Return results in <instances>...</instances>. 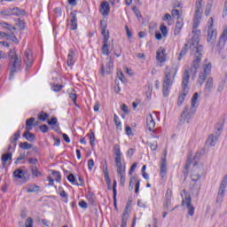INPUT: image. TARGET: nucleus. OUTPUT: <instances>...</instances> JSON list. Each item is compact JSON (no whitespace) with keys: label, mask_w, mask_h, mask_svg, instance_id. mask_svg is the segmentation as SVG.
<instances>
[{"label":"nucleus","mask_w":227,"mask_h":227,"mask_svg":"<svg viewBox=\"0 0 227 227\" xmlns=\"http://www.w3.org/2000/svg\"><path fill=\"white\" fill-rule=\"evenodd\" d=\"M193 37V43L191 44L190 49L192 53L194 54L193 61L191 67V72L194 74H198V69L200 68V65L201 63V52H203V45L200 44V36L201 35V30L198 29V27H194V23L192 25V31Z\"/></svg>","instance_id":"1"},{"label":"nucleus","mask_w":227,"mask_h":227,"mask_svg":"<svg viewBox=\"0 0 227 227\" xmlns=\"http://www.w3.org/2000/svg\"><path fill=\"white\" fill-rule=\"evenodd\" d=\"M176 72H178V67L176 66H172L171 67L167 66L165 67L162 82V93L165 98L169 95V90H171V86H173L175 82V77H176Z\"/></svg>","instance_id":"2"},{"label":"nucleus","mask_w":227,"mask_h":227,"mask_svg":"<svg viewBox=\"0 0 227 227\" xmlns=\"http://www.w3.org/2000/svg\"><path fill=\"white\" fill-rule=\"evenodd\" d=\"M198 92H195L192 98L191 106L186 105L184 106V109L181 114L180 119V121H182L183 123H185V121L186 123H189V120H191L196 113V107H198V106H196V104L198 103Z\"/></svg>","instance_id":"3"},{"label":"nucleus","mask_w":227,"mask_h":227,"mask_svg":"<svg viewBox=\"0 0 227 227\" xmlns=\"http://www.w3.org/2000/svg\"><path fill=\"white\" fill-rule=\"evenodd\" d=\"M9 80L12 81L15 77V74L22 70V59L19 57H11V59H9Z\"/></svg>","instance_id":"4"},{"label":"nucleus","mask_w":227,"mask_h":227,"mask_svg":"<svg viewBox=\"0 0 227 227\" xmlns=\"http://www.w3.org/2000/svg\"><path fill=\"white\" fill-rule=\"evenodd\" d=\"M191 79V74H189L188 70H184V73L183 74V80H182V88H183V92L178 96L177 98V106L180 107L182 104L185 101V97H187V93L189 91L187 90V87L189 86V80Z\"/></svg>","instance_id":"5"},{"label":"nucleus","mask_w":227,"mask_h":227,"mask_svg":"<svg viewBox=\"0 0 227 227\" xmlns=\"http://www.w3.org/2000/svg\"><path fill=\"white\" fill-rule=\"evenodd\" d=\"M184 198H183L182 206L186 207V208L188 210V215L192 216V215H194V210H196L194 208V206H192V199L191 198V195H189L185 190L182 191L181 196H184Z\"/></svg>","instance_id":"6"},{"label":"nucleus","mask_w":227,"mask_h":227,"mask_svg":"<svg viewBox=\"0 0 227 227\" xmlns=\"http://www.w3.org/2000/svg\"><path fill=\"white\" fill-rule=\"evenodd\" d=\"M203 166H198V163L195 162L192 170L191 180H192V182H198V180L203 176Z\"/></svg>","instance_id":"7"},{"label":"nucleus","mask_w":227,"mask_h":227,"mask_svg":"<svg viewBox=\"0 0 227 227\" xmlns=\"http://www.w3.org/2000/svg\"><path fill=\"white\" fill-rule=\"evenodd\" d=\"M227 187V175L223 176L217 193L216 203H223V199L224 198V192H226Z\"/></svg>","instance_id":"8"},{"label":"nucleus","mask_w":227,"mask_h":227,"mask_svg":"<svg viewBox=\"0 0 227 227\" xmlns=\"http://www.w3.org/2000/svg\"><path fill=\"white\" fill-rule=\"evenodd\" d=\"M210 72H212V64L208 63L207 65H204V70L200 73L198 79V82L200 86H203V82L207 81V77H208Z\"/></svg>","instance_id":"9"},{"label":"nucleus","mask_w":227,"mask_h":227,"mask_svg":"<svg viewBox=\"0 0 227 227\" xmlns=\"http://www.w3.org/2000/svg\"><path fill=\"white\" fill-rule=\"evenodd\" d=\"M207 29V42H215L217 40V30L214 29V18L209 19Z\"/></svg>","instance_id":"10"},{"label":"nucleus","mask_w":227,"mask_h":227,"mask_svg":"<svg viewBox=\"0 0 227 227\" xmlns=\"http://www.w3.org/2000/svg\"><path fill=\"white\" fill-rule=\"evenodd\" d=\"M167 155L168 151H164L160 160V176H161L162 180H164L166 173H168V160H166Z\"/></svg>","instance_id":"11"},{"label":"nucleus","mask_w":227,"mask_h":227,"mask_svg":"<svg viewBox=\"0 0 227 227\" xmlns=\"http://www.w3.org/2000/svg\"><path fill=\"white\" fill-rule=\"evenodd\" d=\"M215 129H216L215 136L210 135L207 139L211 146H215V143H217L219 139V136H221V132L223 131V124H217Z\"/></svg>","instance_id":"12"},{"label":"nucleus","mask_w":227,"mask_h":227,"mask_svg":"<svg viewBox=\"0 0 227 227\" xmlns=\"http://www.w3.org/2000/svg\"><path fill=\"white\" fill-rule=\"evenodd\" d=\"M23 61L26 64V71H27V68H30L33 65V53L31 52V50L27 49L25 51Z\"/></svg>","instance_id":"13"},{"label":"nucleus","mask_w":227,"mask_h":227,"mask_svg":"<svg viewBox=\"0 0 227 227\" xmlns=\"http://www.w3.org/2000/svg\"><path fill=\"white\" fill-rule=\"evenodd\" d=\"M109 12H111V6L107 1H103L99 7V13L104 17H107L109 15Z\"/></svg>","instance_id":"14"},{"label":"nucleus","mask_w":227,"mask_h":227,"mask_svg":"<svg viewBox=\"0 0 227 227\" xmlns=\"http://www.w3.org/2000/svg\"><path fill=\"white\" fill-rule=\"evenodd\" d=\"M70 29L72 31H75L77 29V14L76 12L74 11L70 13Z\"/></svg>","instance_id":"15"},{"label":"nucleus","mask_w":227,"mask_h":227,"mask_svg":"<svg viewBox=\"0 0 227 227\" xmlns=\"http://www.w3.org/2000/svg\"><path fill=\"white\" fill-rule=\"evenodd\" d=\"M146 127L149 132L153 131L155 129V120L153 119V115H152V114H149L146 117Z\"/></svg>","instance_id":"16"},{"label":"nucleus","mask_w":227,"mask_h":227,"mask_svg":"<svg viewBox=\"0 0 227 227\" xmlns=\"http://www.w3.org/2000/svg\"><path fill=\"white\" fill-rule=\"evenodd\" d=\"M164 52H166V50L162 48L160 50H158L156 52V59L160 63H164L166 61V54Z\"/></svg>","instance_id":"17"},{"label":"nucleus","mask_w":227,"mask_h":227,"mask_svg":"<svg viewBox=\"0 0 227 227\" xmlns=\"http://www.w3.org/2000/svg\"><path fill=\"white\" fill-rule=\"evenodd\" d=\"M74 56H75V52H74V50H69V53L67 55V67H74L75 63Z\"/></svg>","instance_id":"18"},{"label":"nucleus","mask_w":227,"mask_h":227,"mask_svg":"<svg viewBox=\"0 0 227 227\" xmlns=\"http://www.w3.org/2000/svg\"><path fill=\"white\" fill-rule=\"evenodd\" d=\"M203 11L195 10V16L193 20L194 27H200V22L201 21V13Z\"/></svg>","instance_id":"19"},{"label":"nucleus","mask_w":227,"mask_h":227,"mask_svg":"<svg viewBox=\"0 0 227 227\" xmlns=\"http://www.w3.org/2000/svg\"><path fill=\"white\" fill-rule=\"evenodd\" d=\"M115 166L117 168L116 171L118 174L125 173V166L121 164V157L115 158Z\"/></svg>","instance_id":"20"},{"label":"nucleus","mask_w":227,"mask_h":227,"mask_svg":"<svg viewBox=\"0 0 227 227\" xmlns=\"http://www.w3.org/2000/svg\"><path fill=\"white\" fill-rule=\"evenodd\" d=\"M12 153H4L1 157L3 168H5L6 167V162H8V160H12Z\"/></svg>","instance_id":"21"},{"label":"nucleus","mask_w":227,"mask_h":227,"mask_svg":"<svg viewBox=\"0 0 227 227\" xmlns=\"http://www.w3.org/2000/svg\"><path fill=\"white\" fill-rule=\"evenodd\" d=\"M103 46H102V54L105 56H109V41H107V37H105V40L103 41Z\"/></svg>","instance_id":"22"},{"label":"nucleus","mask_w":227,"mask_h":227,"mask_svg":"<svg viewBox=\"0 0 227 227\" xmlns=\"http://www.w3.org/2000/svg\"><path fill=\"white\" fill-rule=\"evenodd\" d=\"M12 15H16V17H20V15L23 16L26 15V10H22L19 7L11 8Z\"/></svg>","instance_id":"23"},{"label":"nucleus","mask_w":227,"mask_h":227,"mask_svg":"<svg viewBox=\"0 0 227 227\" xmlns=\"http://www.w3.org/2000/svg\"><path fill=\"white\" fill-rule=\"evenodd\" d=\"M182 27H184V21L178 20L176 23V27L174 29V35L176 36L180 35V31H182Z\"/></svg>","instance_id":"24"},{"label":"nucleus","mask_w":227,"mask_h":227,"mask_svg":"<svg viewBox=\"0 0 227 227\" xmlns=\"http://www.w3.org/2000/svg\"><path fill=\"white\" fill-rule=\"evenodd\" d=\"M23 137H25V139H27V141H29L30 143H32V141H36V136L28 131H25L23 133Z\"/></svg>","instance_id":"25"},{"label":"nucleus","mask_w":227,"mask_h":227,"mask_svg":"<svg viewBox=\"0 0 227 227\" xmlns=\"http://www.w3.org/2000/svg\"><path fill=\"white\" fill-rule=\"evenodd\" d=\"M188 51H189V45L187 43H185L183 46V48H182V50H181V51L179 53V56L177 58V61H182V59L187 54Z\"/></svg>","instance_id":"26"},{"label":"nucleus","mask_w":227,"mask_h":227,"mask_svg":"<svg viewBox=\"0 0 227 227\" xmlns=\"http://www.w3.org/2000/svg\"><path fill=\"white\" fill-rule=\"evenodd\" d=\"M20 137V130H18L14 133L13 137L10 138V141L13 146H17V141H19V138Z\"/></svg>","instance_id":"27"},{"label":"nucleus","mask_w":227,"mask_h":227,"mask_svg":"<svg viewBox=\"0 0 227 227\" xmlns=\"http://www.w3.org/2000/svg\"><path fill=\"white\" fill-rule=\"evenodd\" d=\"M116 185H117L116 180H114V184H113L114 207L117 210L118 209V204H117V200H116V195H117Z\"/></svg>","instance_id":"28"},{"label":"nucleus","mask_w":227,"mask_h":227,"mask_svg":"<svg viewBox=\"0 0 227 227\" xmlns=\"http://www.w3.org/2000/svg\"><path fill=\"white\" fill-rule=\"evenodd\" d=\"M13 176L15 178H19V179L24 178V170H22L20 168L14 170Z\"/></svg>","instance_id":"29"},{"label":"nucleus","mask_w":227,"mask_h":227,"mask_svg":"<svg viewBox=\"0 0 227 227\" xmlns=\"http://www.w3.org/2000/svg\"><path fill=\"white\" fill-rule=\"evenodd\" d=\"M212 88H214V79L208 78L206 82V90L207 91H212Z\"/></svg>","instance_id":"30"},{"label":"nucleus","mask_w":227,"mask_h":227,"mask_svg":"<svg viewBox=\"0 0 227 227\" xmlns=\"http://www.w3.org/2000/svg\"><path fill=\"white\" fill-rule=\"evenodd\" d=\"M20 148H21L22 150H31V148H33V145L27 142H21L20 143Z\"/></svg>","instance_id":"31"},{"label":"nucleus","mask_w":227,"mask_h":227,"mask_svg":"<svg viewBox=\"0 0 227 227\" xmlns=\"http://www.w3.org/2000/svg\"><path fill=\"white\" fill-rule=\"evenodd\" d=\"M87 200L90 205H95V194L91 192H89L87 194Z\"/></svg>","instance_id":"32"},{"label":"nucleus","mask_w":227,"mask_h":227,"mask_svg":"<svg viewBox=\"0 0 227 227\" xmlns=\"http://www.w3.org/2000/svg\"><path fill=\"white\" fill-rule=\"evenodd\" d=\"M131 207H132V200H129L127 204H126L123 214L126 215H129V214H130Z\"/></svg>","instance_id":"33"},{"label":"nucleus","mask_w":227,"mask_h":227,"mask_svg":"<svg viewBox=\"0 0 227 227\" xmlns=\"http://www.w3.org/2000/svg\"><path fill=\"white\" fill-rule=\"evenodd\" d=\"M38 191H40V186L32 184L27 188V192H38Z\"/></svg>","instance_id":"34"},{"label":"nucleus","mask_w":227,"mask_h":227,"mask_svg":"<svg viewBox=\"0 0 227 227\" xmlns=\"http://www.w3.org/2000/svg\"><path fill=\"white\" fill-rule=\"evenodd\" d=\"M15 21L17 22L16 26H18V27L20 28L21 31H24L26 29V26L22 20L17 19V20H15Z\"/></svg>","instance_id":"35"},{"label":"nucleus","mask_w":227,"mask_h":227,"mask_svg":"<svg viewBox=\"0 0 227 227\" xmlns=\"http://www.w3.org/2000/svg\"><path fill=\"white\" fill-rule=\"evenodd\" d=\"M59 196L62 198L65 203H68V194L67 193V192H65V190H61L59 192Z\"/></svg>","instance_id":"36"},{"label":"nucleus","mask_w":227,"mask_h":227,"mask_svg":"<svg viewBox=\"0 0 227 227\" xmlns=\"http://www.w3.org/2000/svg\"><path fill=\"white\" fill-rule=\"evenodd\" d=\"M101 35L103 36V42L107 37V42H109V31H107V28L106 27H103V29H101Z\"/></svg>","instance_id":"37"},{"label":"nucleus","mask_w":227,"mask_h":227,"mask_svg":"<svg viewBox=\"0 0 227 227\" xmlns=\"http://www.w3.org/2000/svg\"><path fill=\"white\" fill-rule=\"evenodd\" d=\"M0 15H2V17H12V8H9L4 11H1Z\"/></svg>","instance_id":"38"},{"label":"nucleus","mask_w":227,"mask_h":227,"mask_svg":"<svg viewBox=\"0 0 227 227\" xmlns=\"http://www.w3.org/2000/svg\"><path fill=\"white\" fill-rule=\"evenodd\" d=\"M51 175L55 177V181L61 182V173L59 171L52 170Z\"/></svg>","instance_id":"39"},{"label":"nucleus","mask_w":227,"mask_h":227,"mask_svg":"<svg viewBox=\"0 0 227 227\" xmlns=\"http://www.w3.org/2000/svg\"><path fill=\"white\" fill-rule=\"evenodd\" d=\"M115 158L121 157V151H120V145L115 144L114 145Z\"/></svg>","instance_id":"40"},{"label":"nucleus","mask_w":227,"mask_h":227,"mask_svg":"<svg viewBox=\"0 0 227 227\" xmlns=\"http://www.w3.org/2000/svg\"><path fill=\"white\" fill-rule=\"evenodd\" d=\"M160 31L161 32V34L164 37L168 36V27H166V25H164V23H161V25L160 27Z\"/></svg>","instance_id":"41"},{"label":"nucleus","mask_w":227,"mask_h":227,"mask_svg":"<svg viewBox=\"0 0 227 227\" xmlns=\"http://www.w3.org/2000/svg\"><path fill=\"white\" fill-rule=\"evenodd\" d=\"M67 180L68 182L73 184V185H77V179L75 178V176H74V174H69L67 176Z\"/></svg>","instance_id":"42"},{"label":"nucleus","mask_w":227,"mask_h":227,"mask_svg":"<svg viewBox=\"0 0 227 227\" xmlns=\"http://www.w3.org/2000/svg\"><path fill=\"white\" fill-rule=\"evenodd\" d=\"M69 98L77 106V94H75V90H72V92L69 93Z\"/></svg>","instance_id":"43"},{"label":"nucleus","mask_w":227,"mask_h":227,"mask_svg":"<svg viewBox=\"0 0 227 227\" xmlns=\"http://www.w3.org/2000/svg\"><path fill=\"white\" fill-rule=\"evenodd\" d=\"M148 146L151 148L153 152H155V150L159 148V144H157V141H153L148 143Z\"/></svg>","instance_id":"44"},{"label":"nucleus","mask_w":227,"mask_h":227,"mask_svg":"<svg viewBox=\"0 0 227 227\" xmlns=\"http://www.w3.org/2000/svg\"><path fill=\"white\" fill-rule=\"evenodd\" d=\"M114 54L116 56V58H120V56H121V48L120 45H115V48L114 49Z\"/></svg>","instance_id":"45"},{"label":"nucleus","mask_w":227,"mask_h":227,"mask_svg":"<svg viewBox=\"0 0 227 227\" xmlns=\"http://www.w3.org/2000/svg\"><path fill=\"white\" fill-rule=\"evenodd\" d=\"M7 40L13 42L14 43H19V39L15 36V34L12 33L8 35Z\"/></svg>","instance_id":"46"},{"label":"nucleus","mask_w":227,"mask_h":227,"mask_svg":"<svg viewBox=\"0 0 227 227\" xmlns=\"http://www.w3.org/2000/svg\"><path fill=\"white\" fill-rule=\"evenodd\" d=\"M103 173H104L105 178L109 177V170L107 168V161H106L105 164L103 165Z\"/></svg>","instance_id":"47"},{"label":"nucleus","mask_w":227,"mask_h":227,"mask_svg":"<svg viewBox=\"0 0 227 227\" xmlns=\"http://www.w3.org/2000/svg\"><path fill=\"white\" fill-rule=\"evenodd\" d=\"M127 221H129V215L122 214V220L121 227H127Z\"/></svg>","instance_id":"48"},{"label":"nucleus","mask_w":227,"mask_h":227,"mask_svg":"<svg viewBox=\"0 0 227 227\" xmlns=\"http://www.w3.org/2000/svg\"><path fill=\"white\" fill-rule=\"evenodd\" d=\"M31 171H32L33 176H42V173L40 171H38V168L32 167Z\"/></svg>","instance_id":"49"},{"label":"nucleus","mask_w":227,"mask_h":227,"mask_svg":"<svg viewBox=\"0 0 227 227\" xmlns=\"http://www.w3.org/2000/svg\"><path fill=\"white\" fill-rule=\"evenodd\" d=\"M38 118H39L40 121H45V120H47V118H49V114L42 112L41 114L38 115Z\"/></svg>","instance_id":"50"},{"label":"nucleus","mask_w":227,"mask_h":227,"mask_svg":"<svg viewBox=\"0 0 227 227\" xmlns=\"http://www.w3.org/2000/svg\"><path fill=\"white\" fill-rule=\"evenodd\" d=\"M132 10L137 19H143V15L141 14V11L137 7H132Z\"/></svg>","instance_id":"51"},{"label":"nucleus","mask_w":227,"mask_h":227,"mask_svg":"<svg viewBox=\"0 0 227 227\" xmlns=\"http://www.w3.org/2000/svg\"><path fill=\"white\" fill-rule=\"evenodd\" d=\"M113 61L109 60V62L106 64V74H111L113 72Z\"/></svg>","instance_id":"52"},{"label":"nucleus","mask_w":227,"mask_h":227,"mask_svg":"<svg viewBox=\"0 0 227 227\" xmlns=\"http://www.w3.org/2000/svg\"><path fill=\"white\" fill-rule=\"evenodd\" d=\"M120 176V184L123 187L125 185V172L118 174Z\"/></svg>","instance_id":"53"},{"label":"nucleus","mask_w":227,"mask_h":227,"mask_svg":"<svg viewBox=\"0 0 227 227\" xmlns=\"http://www.w3.org/2000/svg\"><path fill=\"white\" fill-rule=\"evenodd\" d=\"M39 130H41V132L43 134H46V132H49V126H47V124H43L39 126Z\"/></svg>","instance_id":"54"},{"label":"nucleus","mask_w":227,"mask_h":227,"mask_svg":"<svg viewBox=\"0 0 227 227\" xmlns=\"http://www.w3.org/2000/svg\"><path fill=\"white\" fill-rule=\"evenodd\" d=\"M34 123H35V118L34 117H31V118H29L26 121V126L27 127H33Z\"/></svg>","instance_id":"55"},{"label":"nucleus","mask_w":227,"mask_h":227,"mask_svg":"<svg viewBox=\"0 0 227 227\" xmlns=\"http://www.w3.org/2000/svg\"><path fill=\"white\" fill-rule=\"evenodd\" d=\"M114 121L116 127H121V121H120V118L118 117L117 114L114 115Z\"/></svg>","instance_id":"56"},{"label":"nucleus","mask_w":227,"mask_h":227,"mask_svg":"<svg viewBox=\"0 0 227 227\" xmlns=\"http://www.w3.org/2000/svg\"><path fill=\"white\" fill-rule=\"evenodd\" d=\"M90 146H95V133L91 132L90 134Z\"/></svg>","instance_id":"57"},{"label":"nucleus","mask_w":227,"mask_h":227,"mask_svg":"<svg viewBox=\"0 0 227 227\" xmlns=\"http://www.w3.org/2000/svg\"><path fill=\"white\" fill-rule=\"evenodd\" d=\"M114 82H115L114 91L115 93H120V91H121V88H120V81L115 80Z\"/></svg>","instance_id":"58"},{"label":"nucleus","mask_w":227,"mask_h":227,"mask_svg":"<svg viewBox=\"0 0 227 227\" xmlns=\"http://www.w3.org/2000/svg\"><path fill=\"white\" fill-rule=\"evenodd\" d=\"M172 17H176V19L180 20V12L177 9H174L171 12Z\"/></svg>","instance_id":"59"},{"label":"nucleus","mask_w":227,"mask_h":227,"mask_svg":"<svg viewBox=\"0 0 227 227\" xmlns=\"http://www.w3.org/2000/svg\"><path fill=\"white\" fill-rule=\"evenodd\" d=\"M25 227H33V218L28 217L25 222Z\"/></svg>","instance_id":"60"},{"label":"nucleus","mask_w":227,"mask_h":227,"mask_svg":"<svg viewBox=\"0 0 227 227\" xmlns=\"http://www.w3.org/2000/svg\"><path fill=\"white\" fill-rule=\"evenodd\" d=\"M26 159V154L25 153H20V156L16 159L14 164H19L20 160H24Z\"/></svg>","instance_id":"61"},{"label":"nucleus","mask_w":227,"mask_h":227,"mask_svg":"<svg viewBox=\"0 0 227 227\" xmlns=\"http://www.w3.org/2000/svg\"><path fill=\"white\" fill-rule=\"evenodd\" d=\"M95 167V161L93 160V159H90L88 160V168L90 171H91V169H93V168Z\"/></svg>","instance_id":"62"},{"label":"nucleus","mask_w":227,"mask_h":227,"mask_svg":"<svg viewBox=\"0 0 227 227\" xmlns=\"http://www.w3.org/2000/svg\"><path fill=\"white\" fill-rule=\"evenodd\" d=\"M117 76L119 77V81H121V82H127V79H125V75L123 74V72L118 73Z\"/></svg>","instance_id":"63"},{"label":"nucleus","mask_w":227,"mask_h":227,"mask_svg":"<svg viewBox=\"0 0 227 227\" xmlns=\"http://www.w3.org/2000/svg\"><path fill=\"white\" fill-rule=\"evenodd\" d=\"M48 125H58V118L52 117L51 121H48Z\"/></svg>","instance_id":"64"}]
</instances>
